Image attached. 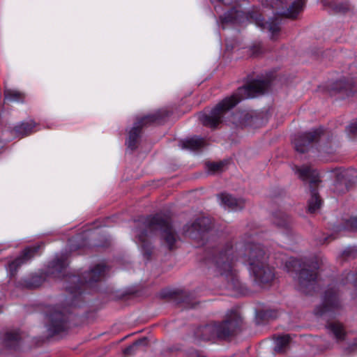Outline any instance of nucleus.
<instances>
[{
    "mask_svg": "<svg viewBox=\"0 0 357 357\" xmlns=\"http://www.w3.org/2000/svg\"><path fill=\"white\" fill-rule=\"evenodd\" d=\"M157 231H160L162 243L170 250L175 248V244L179 239L178 235L172 226L169 217L156 214L147 218L143 227H139L136 231V238L141 245L144 256L147 259L151 258L153 251L150 238Z\"/></svg>",
    "mask_w": 357,
    "mask_h": 357,
    "instance_id": "obj_1",
    "label": "nucleus"
},
{
    "mask_svg": "<svg viewBox=\"0 0 357 357\" xmlns=\"http://www.w3.org/2000/svg\"><path fill=\"white\" fill-rule=\"evenodd\" d=\"M269 82L265 79H255L246 85L239 87L236 92L230 97L219 102L208 114H201L199 120L202 123L212 128H215L222 121L225 113L235 107L241 100L255 98L264 94L268 89Z\"/></svg>",
    "mask_w": 357,
    "mask_h": 357,
    "instance_id": "obj_2",
    "label": "nucleus"
},
{
    "mask_svg": "<svg viewBox=\"0 0 357 357\" xmlns=\"http://www.w3.org/2000/svg\"><path fill=\"white\" fill-rule=\"evenodd\" d=\"M243 327L241 315L236 310L228 311L223 319L217 323L209 324L201 329L202 338L204 340H229L238 334Z\"/></svg>",
    "mask_w": 357,
    "mask_h": 357,
    "instance_id": "obj_3",
    "label": "nucleus"
},
{
    "mask_svg": "<svg viewBox=\"0 0 357 357\" xmlns=\"http://www.w3.org/2000/svg\"><path fill=\"white\" fill-rule=\"evenodd\" d=\"M287 272L295 282L296 289L308 294L312 291V261L307 258H289L285 263Z\"/></svg>",
    "mask_w": 357,
    "mask_h": 357,
    "instance_id": "obj_4",
    "label": "nucleus"
},
{
    "mask_svg": "<svg viewBox=\"0 0 357 357\" xmlns=\"http://www.w3.org/2000/svg\"><path fill=\"white\" fill-rule=\"evenodd\" d=\"M169 116V112L166 110H160L153 114L145 116L139 119L134 123L133 127L129 131L127 145L129 149L134 150L137 147L139 139L140 137L142 129L151 123L160 120Z\"/></svg>",
    "mask_w": 357,
    "mask_h": 357,
    "instance_id": "obj_5",
    "label": "nucleus"
},
{
    "mask_svg": "<svg viewBox=\"0 0 357 357\" xmlns=\"http://www.w3.org/2000/svg\"><path fill=\"white\" fill-rule=\"evenodd\" d=\"M216 267L222 276H225L228 282V288H236L238 280L233 269L234 257L231 250L221 252L217 257Z\"/></svg>",
    "mask_w": 357,
    "mask_h": 357,
    "instance_id": "obj_6",
    "label": "nucleus"
},
{
    "mask_svg": "<svg viewBox=\"0 0 357 357\" xmlns=\"http://www.w3.org/2000/svg\"><path fill=\"white\" fill-rule=\"evenodd\" d=\"M244 257L250 270L267 262L268 255L260 244L249 243L245 246Z\"/></svg>",
    "mask_w": 357,
    "mask_h": 357,
    "instance_id": "obj_7",
    "label": "nucleus"
},
{
    "mask_svg": "<svg viewBox=\"0 0 357 357\" xmlns=\"http://www.w3.org/2000/svg\"><path fill=\"white\" fill-rule=\"evenodd\" d=\"M211 222L207 218L202 217L197 219L191 225H187L185 227L184 232L190 238L199 239L202 238L203 234L210 229Z\"/></svg>",
    "mask_w": 357,
    "mask_h": 357,
    "instance_id": "obj_8",
    "label": "nucleus"
},
{
    "mask_svg": "<svg viewBox=\"0 0 357 357\" xmlns=\"http://www.w3.org/2000/svg\"><path fill=\"white\" fill-rule=\"evenodd\" d=\"M107 271L108 267L105 264H98L83 274L81 282L92 286L94 283L101 281Z\"/></svg>",
    "mask_w": 357,
    "mask_h": 357,
    "instance_id": "obj_9",
    "label": "nucleus"
},
{
    "mask_svg": "<svg viewBox=\"0 0 357 357\" xmlns=\"http://www.w3.org/2000/svg\"><path fill=\"white\" fill-rule=\"evenodd\" d=\"M250 271L255 280L259 284H269L275 278L274 270L269 266L267 262L252 268Z\"/></svg>",
    "mask_w": 357,
    "mask_h": 357,
    "instance_id": "obj_10",
    "label": "nucleus"
},
{
    "mask_svg": "<svg viewBox=\"0 0 357 357\" xmlns=\"http://www.w3.org/2000/svg\"><path fill=\"white\" fill-rule=\"evenodd\" d=\"M47 330L52 334L65 331L68 327V319L61 312L54 310L48 317Z\"/></svg>",
    "mask_w": 357,
    "mask_h": 357,
    "instance_id": "obj_11",
    "label": "nucleus"
},
{
    "mask_svg": "<svg viewBox=\"0 0 357 357\" xmlns=\"http://www.w3.org/2000/svg\"><path fill=\"white\" fill-rule=\"evenodd\" d=\"M39 249V246H31L26 248L22 253V255L16 258L8 264V270L11 276H15L18 268L25 264L29 259L34 257Z\"/></svg>",
    "mask_w": 357,
    "mask_h": 357,
    "instance_id": "obj_12",
    "label": "nucleus"
},
{
    "mask_svg": "<svg viewBox=\"0 0 357 357\" xmlns=\"http://www.w3.org/2000/svg\"><path fill=\"white\" fill-rule=\"evenodd\" d=\"M296 152L302 155L308 153L312 146V134L305 132L296 136L293 140Z\"/></svg>",
    "mask_w": 357,
    "mask_h": 357,
    "instance_id": "obj_13",
    "label": "nucleus"
},
{
    "mask_svg": "<svg viewBox=\"0 0 357 357\" xmlns=\"http://www.w3.org/2000/svg\"><path fill=\"white\" fill-rule=\"evenodd\" d=\"M293 170L298 178L301 180L303 185L309 187L311 192H312V168L310 165H296Z\"/></svg>",
    "mask_w": 357,
    "mask_h": 357,
    "instance_id": "obj_14",
    "label": "nucleus"
},
{
    "mask_svg": "<svg viewBox=\"0 0 357 357\" xmlns=\"http://www.w3.org/2000/svg\"><path fill=\"white\" fill-rule=\"evenodd\" d=\"M353 82L344 77L332 83L328 86V91L331 93H342L347 96H350L353 93Z\"/></svg>",
    "mask_w": 357,
    "mask_h": 357,
    "instance_id": "obj_15",
    "label": "nucleus"
},
{
    "mask_svg": "<svg viewBox=\"0 0 357 357\" xmlns=\"http://www.w3.org/2000/svg\"><path fill=\"white\" fill-rule=\"evenodd\" d=\"M335 292L336 290L334 289H329L326 291L323 307L317 313L321 315L327 312L333 311L340 307V302L337 298Z\"/></svg>",
    "mask_w": 357,
    "mask_h": 357,
    "instance_id": "obj_16",
    "label": "nucleus"
},
{
    "mask_svg": "<svg viewBox=\"0 0 357 357\" xmlns=\"http://www.w3.org/2000/svg\"><path fill=\"white\" fill-rule=\"evenodd\" d=\"M220 199L225 206H227L231 210L241 209L245 206V200L242 199H236L229 194L222 193L220 195Z\"/></svg>",
    "mask_w": 357,
    "mask_h": 357,
    "instance_id": "obj_17",
    "label": "nucleus"
},
{
    "mask_svg": "<svg viewBox=\"0 0 357 357\" xmlns=\"http://www.w3.org/2000/svg\"><path fill=\"white\" fill-rule=\"evenodd\" d=\"M36 126V123L32 120L28 122H22L15 126L12 130V132L16 137H24L31 134Z\"/></svg>",
    "mask_w": 357,
    "mask_h": 357,
    "instance_id": "obj_18",
    "label": "nucleus"
},
{
    "mask_svg": "<svg viewBox=\"0 0 357 357\" xmlns=\"http://www.w3.org/2000/svg\"><path fill=\"white\" fill-rule=\"evenodd\" d=\"M291 337L290 335L287 334L278 336L275 339L274 351L276 354H283L289 350Z\"/></svg>",
    "mask_w": 357,
    "mask_h": 357,
    "instance_id": "obj_19",
    "label": "nucleus"
},
{
    "mask_svg": "<svg viewBox=\"0 0 357 357\" xmlns=\"http://www.w3.org/2000/svg\"><path fill=\"white\" fill-rule=\"evenodd\" d=\"M327 6L334 14L346 13L351 10V5L348 1H331Z\"/></svg>",
    "mask_w": 357,
    "mask_h": 357,
    "instance_id": "obj_20",
    "label": "nucleus"
},
{
    "mask_svg": "<svg viewBox=\"0 0 357 357\" xmlns=\"http://www.w3.org/2000/svg\"><path fill=\"white\" fill-rule=\"evenodd\" d=\"M322 182L321 176L319 172L314 169V213L319 209L323 204V200L320 196L315 192V187H318Z\"/></svg>",
    "mask_w": 357,
    "mask_h": 357,
    "instance_id": "obj_21",
    "label": "nucleus"
},
{
    "mask_svg": "<svg viewBox=\"0 0 357 357\" xmlns=\"http://www.w3.org/2000/svg\"><path fill=\"white\" fill-rule=\"evenodd\" d=\"M204 145V139L198 137L187 139L182 142V147L183 149H189L191 150H197Z\"/></svg>",
    "mask_w": 357,
    "mask_h": 357,
    "instance_id": "obj_22",
    "label": "nucleus"
},
{
    "mask_svg": "<svg viewBox=\"0 0 357 357\" xmlns=\"http://www.w3.org/2000/svg\"><path fill=\"white\" fill-rule=\"evenodd\" d=\"M304 1L303 0H296L287 8L284 13L287 17L294 18L303 10Z\"/></svg>",
    "mask_w": 357,
    "mask_h": 357,
    "instance_id": "obj_23",
    "label": "nucleus"
},
{
    "mask_svg": "<svg viewBox=\"0 0 357 357\" xmlns=\"http://www.w3.org/2000/svg\"><path fill=\"white\" fill-rule=\"evenodd\" d=\"M327 327L338 340H342L344 339L345 332L342 325L340 323L333 321L329 323Z\"/></svg>",
    "mask_w": 357,
    "mask_h": 357,
    "instance_id": "obj_24",
    "label": "nucleus"
},
{
    "mask_svg": "<svg viewBox=\"0 0 357 357\" xmlns=\"http://www.w3.org/2000/svg\"><path fill=\"white\" fill-rule=\"evenodd\" d=\"M314 144L315 142L325 144L328 142L330 134L323 128L320 127L314 130Z\"/></svg>",
    "mask_w": 357,
    "mask_h": 357,
    "instance_id": "obj_25",
    "label": "nucleus"
},
{
    "mask_svg": "<svg viewBox=\"0 0 357 357\" xmlns=\"http://www.w3.org/2000/svg\"><path fill=\"white\" fill-rule=\"evenodd\" d=\"M21 339L20 333L17 331L8 332L5 335V342L6 346L12 347Z\"/></svg>",
    "mask_w": 357,
    "mask_h": 357,
    "instance_id": "obj_26",
    "label": "nucleus"
},
{
    "mask_svg": "<svg viewBox=\"0 0 357 357\" xmlns=\"http://www.w3.org/2000/svg\"><path fill=\"white\" fill-rule=\"evenodd\" d=\"M147 344L146 338L139 339L135 342H133L131 345L128 347L123 350V354L126 356L132 355L137 350V348L140 345H146Z\"/></svg>",
    "mask_w": 357,
    "mask_h": 357,
    "instance_id": "obj_27",
    "label": "nucleus"
},
{
    "mask_svg": "<svg viewBox=\"0 0 357 357\" xmlns=\"http://www.w3.org/2000/svg\"><path fill=\"white\" fill-rule=\"evenodd\" d=\"M22 94L17 91L6 89L4 91V99L10 101H17L21 99Z\"/></svg>",
    "mask_w": 357,
    "mask_h": 357,
    "instance_id": "obj_28",
    "label": "nucleus"
},
{
    "mask_svg": "<svg viewBox=\"0 0 357 357\" xmlns=\"http://www.w3.org/2000/svg\"><path fill=\"white\" fill-rule=\"evenodd\" d=\"M225 165L226 162H208L207 163V167L209 171L213 172H217L222 171Z\"/></svg>",
    "mask_w": 357,
    "mask_h": 357,
    "instance_id": "obj_29",
    "label": "nucleus"
},
{
    "mask_svg": "<svg viewBox=\"0 0 357 357\" xmlns=\"http://www.w3.org/2000/svg\"><path fill=\"white\" fill-rule=\"evenodd\" d=\"M43 280L40 276H34L26 284L29 288H37L43 284Z\"/></svg>",
    "mask_w": 357,
    "mask_h": 357,
    "instance_id": "obj_30",
    "label": "nucleus"
},
{
    "mask_svg": "<svg viewBox=\"0 0 357 357\" xmlns=\"http://www.w3.org/2000/svg\"><path fill=\"white\" fill-rule=\"evenodd\" d=\"M289 222V218L283 213L275 216V223L280 227H287Z\"/></svg>",
    "mask_w": 357,
    "mask_h": 357,
    "instance_id": "obj_31",
    "label": "nucleus"
},
{
    "mask_svg": "<svg viewBox=\"0 0 357 357\" xmlns=\"http://www.w3.org/2000/svg\"><path fill=\"white\" fill-rule=\"evenodd\" d=\"M347 227L351 230H357V217H351L347 220Z\"/></svg>",
    "mask_w": 357,
    "mask_h": 357,
    "instance_id": "obj_32",
    "label": "nucleus"
},
{
    "mask_svg": "<svg viewBox=\"0 0 357 357\" xmlns=\"http://www.w3.org/2000/svg\"><path fill=\"white\" fill-rule=\"evenodd\" d=\"M262 47L260 43L255 44L251 47L252 54L253 56H257L262 52Z\"/></svg>",
    "mask_w": 357,
    "mask_h": 357,
    "instance_id": "obj_33",
    "label": "nucleus"
},
{
    "mask_svg": "<svg viewBox=\"0 0 357 357\" xmlns=\"http://www.w3.org/2000/svg\"><path fill=\"white\" fill-rule=\"evenodd\" d=\"M264 28H267L272 33H277L280 31L279 26L275 24H267L263 25Z\"/></svg>",
    "mask_w": 357,
    "mask_h": 357,
    "instance_id": "obj_34",
    "label": "nucleus"
},
{
    "mask_svg": "<svg viewBox=\"0 0 357 357\" xmlns=\"http://www.w3.org/2000/svg\"><path fill=\"white\" fill-rule=\"evenodd\" d=\"M322 264V261L321 259H319L318 257H314V266H313V268L314 270L317 268V266L316 265H317V268H319V265ZM317 279V275H316V273L314 272V282Z\"/></svg>",
    "mask_w": 357,
    "mask_h": 357,
    "instance_id": "obj_35",
    "label": "nucleus"
},
{
    "mask_svg": "<svg viewBox=\"0 0 357 357\" xmlns=\"http://www.w3.org/2000/svg\"><path fill=\"white\" fill-rule=\"evenodd\" d=\"M280 0H263V4L272 8L276 6Z\"/></svg>",
    "mask_w": 357,
    "mask_h": 357,
    "instance_id": "obj_36",
    "label": "nucleus"
},
{
    "mask_svg": "<svg viewBox=\"0 0 357 357\" xmlns=\"http://www.w3.org/2000/svg\"><path fill=\"white\" fill-rule=\"evenodd\" d=\"M347 130L351 134H356L357 132V122H354L351 123L348 128Z\"/></svg>",
    "mask_w": 357,
    "mask_h": 357,
    "instance_id": "obj_37",
    "label": "nucleus"
},
{
    "mask_svg": "<svg viewBox=\"0 0 357 357\" xmlns=\"http://www.w3.org/2000/svg\"><path fill=\"white\" fill-rule=\"evenodd\" d=\"M241 116L243 117V119L241 120H240L238 121V123L241 124V125H245L246 124L247 121L249 120V119L250 118V116L248 113H241Z\"/></svg>",
    "mask_w": 357,
    "mask_h": 357,
    "instance_id": "obj_38",
    "label": "nucleus"
},
{
    "mask_svg": "<svg viewBox=\"0 0 357 357\" xmlns=\"http://www.w3.org/2000/svg\"><path fill=\"white\" fill-rule=\"evenodd\" d=\"M312 210V203L310 200L308 201L307 211L311 213Z\"/></svg>",
    "mask_w": 357,
    "mask_h": 357,
    "instance_id": "obj_39",
    "label": "nucleus"
},
{
    "mask_svg": "<svg viewBox=\"0 0 357 357\" xmlns=\"http://www.w3.org/2000/svg\"><path fill=\"white\" fill-rule=\"evenodd\" d=\"M190 357H204V356L202 355H200L197 353H194V354H192Z\"/></svg>",
    "mask_w": 357,
    "mask_h": 357,
    "instance_id": "obj_40",
    "label": "nucleus"
},
{
    "mask_svg": "<svg viewBox=\"0 0 357 357\" xmlns=\"http://www.w3.org/2000/svg\"><path fill=\"white\" fill-rule=\"evenodd\" d=\"M348 278H354V275L353 274H349L348 276H347Z\"/></svg>",
    "mask_w": 357,
    "mask_h": 357,
    "instance_id": "obj_41",
    "label": "nucleus"
},
{
    "mask_svg": "<svg viewBox=\"0 0 357 357\" xmlns=\"http://www.w3.org/2000/svg\"><path fill=\"white\" fill-rule=\"evenodd\" d=\"M68 291L71 293V294H74L75 292L70 289V288H68Z\"/></svg>",
    "mask_w": 357,
    "mask_h": 357,
    "instance_id": "obj_42",
    "label": "nucleus"
},
{
    "mask_svg": "<svg viewBox=\"0 0 357 357\" xmlns=\"http://www.w3.org/2000/svg\"><path fill=\"white\" fill-rule=\"evenodd\" d=\"M188 307H194L195 306L193 305H189Z\"/></svg>",
    "mask_w": 357,
    "mask_h": 357,
    "instance_id": "obj_43",
    "label": "nucleus"
},
{
    "mask_svg": "<svg viewBox=\"0 0 357 357\" xmlns=\"http://www.w3.org/2000/svg\"><path fill=\"white\" fill-rule=\"evenodd\" d=\"M239 14H240V12H238V11H237V12L236 13V16H238V15H239Z\"/></svg>",
    "mask_w": 357,
    "mask_h": 357,
    "instance_id": "obj_44",
    "label": "nucleus"
}]
</instances>
